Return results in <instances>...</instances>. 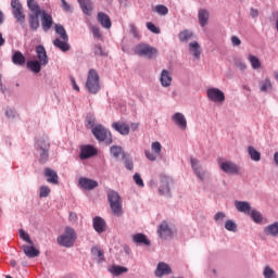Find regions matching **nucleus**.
I'll return each mask as SVG.
<instances>
[{
  "label": "nucleus",
  "mask_w": 278,
  "mask_h": 278,
  "mask_svg": "<svg viewBox=\"0 0 278 278\" xmlns=\"http://www.w3.org/2000/svg\"><path fill=\"white\" fill-rule=\"evenodd\" d=\"M108 201L114 216H123V200L118 192L114 190L108 191Z\"/></svg>",
  "instance_id": "f257e3e1"
},
{
  "label": "nucleus",
  "mask_w": 278,
  "mask_h": 278,
  "mask_svg": "<svg viewBox=\"0 0 278 278\" xmlns=\"http://www.w3.org/2000/svg\"><path fill=\"white\" fill-rule=\"evenodd\" d=\"M77 240V232L72 227H66L63 235L59 236L56 241L60 247H65L66 249H71L75 244Z\"/></svg>",
  "instance_id": "f03ea898"
},
{
  "label": "nucleus",
  "mask_w": 278,
  "mask_h": 278,
  "mask_svg": "<svg viewBox=\"0 0 278 278\" xmlns=\"http://www.w3.org/2000/svg\"><path fill=\"white\" fill-rule=\"evenodd\" d=\"M99 73L96 70H89L86 88L90 94H97L101 90V84L99 83Z\"/></svg>",
  "instance_id": "7ed1b4c3"
},
{
  "label": "nucleus",
  "mask_w": 278,
  "mask_h": 278,
  "mask_svg": "<svg viewBox=\"0 0 278 278\" xmlns=\"http://www.w3.org/2000/svg\"><path fill=\"white\" fill-rule=\"evenodd\" d=\"M94 138L99 140V142H105V144H112V132L105 129V126L98 124L91 129Z\"/></svg>",
  "instance_id": "20e7f679"
},
{
  "label": "nucleus",
  "mask_w": 278,
  "mask_h": 278,
  "mask_svg": "<svg viewBox=\"0 0 278 278\" xmlns=\"http://www.w3.org/2000/svg\"><path fill=\"white\" fill-rule=\"evenodd\" d=\"M136 55H140L141 58H148V60H153L155 55H157V49L149 46L148 43H139L135 48Z\"/></svg>",
  "instance_id": "39448f33"
},
{
  "label": "nucleus",
  "mask_w": 278,
  "mask_h": 278,
  "mask_svg": "<svg viewBox=\"0 0 278 278\" xmlns=\"http://www.w3.org/2000/svg\"><path fill=\"white\" fill-rule=\"evenodd\" d=\"M12 14L20 25H25V11L23 4L18 0L11 1Z\"/></svg>",
  "instance_id": "423d86ee"
},
{
  "label": "nucleus",
  "mask_w": 278,
  "mask_h": 278,
  "mask_svg": "<svg viewBox=\"0 0 278 278\" xmlns=\"http://www.w3.org/2000/svg\"><path fill=\"white\" fill-rule=\"evenodd\" d=\"M206 96L208 101L213 103H224L225 102V92L218 88H210L206 90Z\"/></svg>",
  "instance_id": "0eeeda50"
},
{
  "label": "nucleus",
  "mask_w": 278,
  "mask_h": 278,
  "mask_svg": "<svg viewBox=\"0 0 278 278\" xmlns=\"http://www.w3.org/2000/svg\"><path fill=\"white\" fill-rule=\"evenodd\" d=\"M151 150L153 152L149 150L144 151L146 157H148L150 162H155L157 160V155L162 153V143H160V141L152 142Z\"/></svg>",
  "instance_id": "6e6552de"
},
{
  "label": "nucleus",
  "mask_w": 278,
  "mask_h": 278,
  "mask_svg": "<svg viewBox=\"0 0 278 278\" xmlns=\"http://www.w3.org/2000/svg\"><path fill=\"white\" fill-rule=\"evenodd\" d=\"M78 185L83 190H94V188H99V182L97 180L86 177L79 178Z\"/></svg>",
  "instance_id": "1a4fd4ad"
},
{
  "label": "nucleus",
  "mask_w": 278,
  "mask_h": 278,
  "mask_svg": "<svg viewBox=\"0 0 278 278\" xmlns=\"http://www.w3.org/2000/svg\"><path fill=\"white\" fill-rule=\"evenodd\" d=\"M172 121L175 123V125H177V127H179V129H188V121L186 119L184 113H175L172 116Z\"/></svg>",
  "instance_id": "9d476101"
},
{
  "label": "nucleus",
  "mask_w": 278,
  "mask_h": 278,
  "mask_svg": "<svg viewBox=\"0 0 278 278\" xmlns=\"http://www.w3.org/2000/svg\"><path fill=\"white\" fill-rule=\"evenodd\" d=\"M97 21L104 29H112V20L106 13L98 12Z\"/></svg>",
  "instance_id": "9b49d317"
},
{
  "label": "nucleus",
  "mask_w": 278,
  "mask_h": 278,
  "mask_svg": "<svg viewBox=\"0 0 278 278\" xmlns=\"http://www.w3.org/2000/svg\"><path fill=\"white\" fill-rule=\"evenodd\" d=\"M220 168L224 173H227L228 175H238V173L240 172V167H238V165L232 162L220 163Z\"/></svg>",
  "instance_id": "f8f14e48"
},
{
  "label": "nucleus",
  "mask_w": 278,
  "mask_h": 278,
  "mask_svg": "<svg viewBox=\"0 0 278 278\" xmlns=\"http://www.w3.org/2000/svg\"><path fill=\"white\" fill-rule=\"evenodd\" d=\"M41 25H42L43 31H49V29H51V27H53V17L51 16V14L42 11Z\"/></svg>",
  "instance_id": "ddd939ff"
},
{
  "label": "nucleus",
  "mask_w": 278,
  "mask_h": 278,
  "mask_svg": "<svg viewBox=\"0 0 278 278\" xmlns=\"http://www.w3.org/2000/svg\"><path fill=\"white\" fill-rule=\"evenodd\" d=\"M112 127L115 129V131L119 132L121 136H129V125L125 122H115L112 124Z\"/></svg>",
  "instance_id": "4468645a"
},
{
  "label": "nucleus",
  "mask_w": 278,
  "mask_h": 278,
  "mask_svg": "<svg viewBox=\"0 0 278 278\" xmlns=\"http://www.w3.org/2000/svg\"><path fill=\"white\" fill-rule=\"evenodd\" d=\"M97 155V149L92 146H83L80 148V160H88L89 157H93Z\"/></svg>",
  "instance_id": "2eb2a0df"
},
{
  "label": "nucleus",
  "mask_w": 278,
  "mask_h": 278,
  "mask_svg": "<svg viewBox=\"0 0 278 278\" xmlns=\"http://www.w3.org/2000/svg\"><path fill=\"white\" fill-rule=\"evenodd\" d=\"M37 58L42 66H47L49 64V56H47V50L43 46L36 47Z\"/></svg>",
  "instance_id": "dca6fc26"
},
{
  "label": "nucleus",
  "mask_w": 278,
  "mask_h": 278,
  "mask_svg": "<svg viewBox=\"0 0 278 278\" xmlns=\"http://www.w3.org/2000/svg\"><path fill=\"white\" fill-rule=\"evenodd\" d=\"M190 162H191V168H193V172L197 175V177L201 181H204V179H205V170L201 169V165L199 164V160L191 157Z\"/></svg>",
  "instance_id": "f3484780"
},
{
  "label": "nucleus",
  "mask_w": 278,
  "mask_h": 278,
  "mask_svg": "<svg viewBox=\"0 0 278 278\" xmlns=\"http://www.w3.org/2000/svg\"><path fill=\"white\" fill-rule=\"evenodd\" d=\"M108 225L105 224V219L100 217V216H96L93 218V229L94 231H97V233H103L105 232Z\"/></svg>",
  "instance_id": "a211bd4d"
},
{
  "label": "nucleus",
  "mask_w": 278,
  "mask_h": 278,
  "mask_svg": "<svg viewBox=\"0 0 278 278\" xmlns=\"http://www.w3.org/2000/svg\"><path fill=\"white\" fill-rule=\"evenodd\" d=\"M157 233L160 238H170V236H173V230L168 226V223L162 222L159 226Z\"/></svg>",
  "instance_id": "6ab92c4d"
},
{
  "label": "nucleus",
  "mask_w": 278,
  "mask_h": 278,
  "mask_svg": "<svg viewBox=\"0 0 278 278\" xmlns=\"http://www.w3.org/2000/svg\"><path fill=\"white\" fill-rule=\"evenodd\" d=\"M28 25L31 31L38 30L40 27V14H28Z\"/></svg>",
  "instance_id": "aec40b11"
},
{
  "label": "nucleus",
  "mask_w": 278,
  "mask_h": 278,
  "mask_svg": "<svg viewBox=\"0 0 278 278\" xmlns=\"http://www.w3.org/2000/svg\"><path fill=\"white\" fill-rule=\"evenodd\" d=\"M160 81L164 88H168L173 84V76L168 70L162 71Z\"/></svg>",
  "instance_id": "412c9836"
},
{
  "label": "nucleus",
  "mask_w": 278,
  "mask_h": 278,
  "mask_svg": "<svg viewBox=\"0 0 278 278\" xmlns=\"http://www.w3.org/2000/svg\"><path fill=\"white\" fill-rule=\"evenodd\" d=\"M45 177H47L48 184H53L54 186H58L59 184V177L58 173L49 167L45 169Z\"/></svg>",
  "instance_id": "4be33fe9"
},
{
  "label": "nucleus",
  "mask_w": 278,
  "mask_h": 278,
  "mask_svg": "<svg viewBox=\"0 0 278 278\" xmlns=\"http://www.w3.org/2000/svg\"><path fill=\"white\" fill-rule=\"evenodd\" d=\"M173 273V269H170V266L166 263H159L155 275L156 277H164V275H170Z\"/></svg>",
  "instance_id": "5701e85b"
},
{
  "label": "nucleus",
  "mask_w": 278,
  "mask_h": 278,
  "mask_svg": "<svg viewBox=\"0 0 278 278\" xmlns=\"http://www.w3.org/2000/svg\"><path fill=\"white\" fill-rule=\"evenodd\" d=\"M37 151H49L51 149V143L49 142V138L40 137L36 141Z\"/></svg>",
  "instance_id": "b1692460"
},
{
  "label": "nucleus",
  "mask_w": 278,
  "mask_h": 278,
  "mask_svg": "<svg viewBox=\"0 0 278 278\" xmlns=\"http://www.w3.org/2000/svg\"><path fill=\"white\" fill-rule=\"evenodd\" d=\"M170 178L163 177L159 187L160 194H170Z\"/></svg>",
  "instance_id": "393cba45"
},
{
  "label": "nucleus",
  "mask_w": 278,
  "mask_h": 278,
  "mask_svg": "<svg viewBox=\"0 0 278 278\" xmlns=\"http://www.w3.org/2000/svg\"><path fill=\"white\" fill-rule=\"evenodd\" d=\"M132 241L135 244H144V247H151V241L148 240L147 235L144 233H135L132 235Z\"/></svg>",
  "instance_id": "a878e982"
},
{
  "label": "nucleus",
  "mask_w": 278,
  "mask_h": 278,
  "mask_svg": "<svg viewBox=\"0 0 278 278\" xmlns=\"http://www.w3.org/2000/svg\"><path fill=\"white\" fill-rule=\"evenodd\" d=\"M54 47L56 49H60V51H63V53H66V51H71V45H68V40L56 38L53 40Z\"/></svg>",
  "instance_id": "bb28decb"
},
{
  "label": "nucleus",
  "mask_w": 278,
  "mask_h": 278,
  "mask_svg": "<svg viewBox=\"0 0 278 278\" xmlns=\"http://www.w3.org/2000/svg\"><path fill=\"white\" fill-rule=\"evenodd\" d=\"M23 252L25 253L26 257H38L40 255V251L36 249L34 245H22Z\"/></svg>",
  "instance_id": "cd10ccee"
},
{
  "label": "nucleus",
  "mask_w": 278,
  "mask_h": 278,
  "mask_svg": "<svg viewBox=\"0 0 278 278\" xmlns=\"http://www.w3.org/2000/svg\"><path fill=\"white\" fill-rule=\"evenodd\" d=\"M198 18L201 27H205L207 25V22L210 21V11L206 9H200L198 13Z\"/></svg>",
  "instance_id": "c85d7f7f"
},
{
  "label": "nucleus",
  "mask_w": 278,
  "mask_h": 278,
  "mask_svg": "<svg viewBox=\"0 0 278 278\" xmlns=\"http://www.w3.org/2000/svg\"><path fill=\"white\" fill-rule=\"evenodd\" d=\"M235 207H237L238 212L243 214H251V204L244 201H236Z\"/></svg>",
  "instance_id": "c756f323"
},
{
  "label": "nucleus",
  "mask_w": 278,
  "mask_h": 278,
  "mask_svg": "<svg viewBox=\"0 0 278 278\" xmlns=\"http://www.w3.org/2000/svg\"><path fill=\"white\" fill-rule=\"evenodd\" d=\"M78 3L84 12V14H87V16H90L92 14V1L91 0H78Z\"/></svg>",
  "instance_id": "7c9ffc66"
},
{
  "label": "nucleus",
  "mask_w": 278,
  "mask_h": 278,
  "mask_svg": "<svg viewBox=\"0 0 278 278\" xmlns=\"http://www.w3.org/2000/svg\"><path fill=\"white\" fill-rule=\"evenodd\" d=\"M12 62L15 64V66H25V55H23V52L15 51L12 56Z\"/></svg>",
  "instance_id": "2f4dec72"
},
{
  "label": "nucleus",
  "mask_w": 278,
  "mask_h": 278,
  "mask_svg": "<svg viewBox=\"0 0 278 278\" xmlns=\"http://www.w3.org/2000/svg\"><path fill=\"white\" fill-rule=\"evenodd\" d=\"M109 273H111V275H114L115 277H118L124 273H129V269L119 265H113L109 268Z\"/></svg>",
  "instance_id": "473e14b6"
},
{
  "label": "nucleus",
  "mask_w": 278,
  "mask_h": 278,
  "mask_svg": "<svg viewBox=\"0 0 278 278\" xmlns=\"http://www.w3.org/2000/svg\"><path fill=\"white\" fill-rule=\"evenodd\" d=\"M28 9L30 10V14H42V11L40 10V5L36 0H27Z\"/></svg>",
  "instance_id": "72a5a7b5"
},
{
  "label": "nucleus",
  "mask_w": 278,
  "mask_h": 278,
  "mask_svg": "<svg viewBox=\"0 0 278 278\" xmlns=\"http://www.w3.org/2000/svg\"><path fill=\"white\" fill-rule=\"evenodd\" d=\"M248 153L253 162H260L262 160V153L252 146L248 147Z\"/></svg>",
  "instance_id": "f704fd0d"
},
{
  "label": "nucleus",
  "mask_w": 278,
  "mask_h": 278,
  "mask_svg": "<svg viewBox=\"0 0 278 278\" xmlns=\"http://www.w3.org/2000/svg\"><path fill=\"white\" fill-rule=\"evenodd\" d=\"M27 68H29V71H31L33 73H40L41 68H42V63H40V61H28L26 63Z\"/></svg>",
  "instance_id": "c9c22d12"
},
{
  "label": "nucleus",
  "mask_w": 278,
  "mask_h": 278,
  "mask_svg": "<svg viewBox=\"0 0 278 278\" xmlns=\"http://www.w3.org/2000/svg\"><path fill=\"white\" fill-rule=\"evenodd\" d=\"M265 233H266V236H273L274 238H277V236H278V222H275L274 224L268 225L265 228Z\"/></svg>",
  "instance_id": "e433bc0d"
},
{
  "label": "nucleus",
  "mask_w": 278,
  "mask_h": 278,
  "mask_svg": "<svg viewBox=\"0 0 278 278\" xmlns=\"http://www.w3.org/2000/svg\"><path fill=\"white\" fill-rule=\"evenodd\" d=\"M110 152H111V155L115 159L121 157V155H122L123 160H125V157H126V154H125V152H123L122 147L113 146V147H111Z\"/></svg>",
  "instance_id": "4c0bfd02"
},
{
  "label": "nucleus",
  "mask_w": 278,
  "mask_h": 278,
  "mask_svg": "<svg viewBox=\"0 0 278 278\" xmlns=\"http://www.w3.org/2000/svg\"><path fill=\"white\" fill-rule=\"evenodd\" d=\"M91 254L98 258L99 264H101V262H105V255L103 254V250H101V248L93 247L91 249Z\"/></svg>",
  "instance_id": "58836bf2"
},
{
  "label": "nucleus",
  "mask_w": 278,
  "mask_h": 278,
  "mask_svg": "<svg viewBox=\"0 0 278 278\" xmlns=\"http://www.w3.org/2000/svg\"><path fill=\"white\" fill-rule=\"evenodd\" d=\"M260 90L261 92H268V90H273V83L270 78H265L260 83Z\"/></svg>",
  "instance_id": "ea45409f"
},
{
  "label": "nucleus",
  "mask_w": 278,
  "mask_h": 278,
  "mask_svg": "<svg viewBox=\"0 0 278 278\" xmlns=\"http://www.w3.org/2000/svg\"><path fill=\"white\" fill-rule=\"evenodd\" d=\"M248 60L254 71H257V68H262V62H260V59L257 56L249 54Z\"/></svg>",
  "instance_id": "a19ab883"
},
{
  "label": "nucleus",
  "mask_w": 278,
  "mask_h": 278,
  "mask_svg": "<svg viewBox=\"0 0 278 278\" xmlns=\"http://www.w3.org/2000/svg\"><path fill=\"white\" fill-rule=\"evenodd\" d=\"M55 33L60 36L61 40H68V34H66V29L64 26L56 24L55 25Z\"/></svg>",
  "instance_id": "79ce46f5"
},
{
  "label": "nucleus",
  "mask_w": 278,
  "mask_h": 278,
  "mask_svg": "<svg viewBox=\"0 0 278 278\" xmlns=\"http://www.w3.org/2000/svg\"><path fill=\"white\" fill-rule=\"evenodd\" d=\"M189 49L190 51H192L194 58L197 59L201 58V49H200L199 42L194 41L189 43Z\"/></svg>",
  "instance_id": "37998d69"
},
{
  "label": "nucleus",
  "mask_w": 278,
  "mask_h": 278,
  "mask_svg": "<svg viewBox=\"0 0 278 278\" xmlns=\"http://www.w3.org/2000/svg\"><path fill=\"white\" fill-rule=\"evenodd\" d=\"M153 11L156 12V14L160 16H166V14H168V7L159 4L154 7Z\"/></svg>",
  "instance_id": "c03bdc74"
},
{
  "label": "nucleus",
  "mask_w": 278,
  "mask_h": 278,
  "mask_svg": "<svg viewBox=\"0 0 278 278\" xmlns=\"http://www.w3.org/2000/svg\"><path fill=\"white\" fill-rule=\"evenodd\" d=\"M193 34L190 30H182L179 33L178 38L181 42H188L192 38Z\"/></svg>",
  "instance_id": "a18cd8bd"
},
{
  "label": "nucleus",
  "mask_w": 278,
  "mask_h": 278,
  "mask_svg": "<svg viewBox=\"0 0 278 278\" xmlns=\"http://www.w3.org/2000/svg\"><path fill=\"white\" fill-rule=\"evenodd\" d=\"M40 164L49 162V150H38Z\"/></svg>",
  "instance_id": "49530a36"
},
{
  "label": "nucleus",
  "mask_w": 278,
  "mask_h": 278,
  "mask_svg": "<svg viewBox=\"0 0 278 278\" xmlns=\"http://www.w3.org/2000/svg\"><path fill=\"white\" fill-rule=\"evenodd\" d=\"M263 275L265 278H277V273H275L270 266L264 268Z\"/></svg>",
  "instance_id": "de8ad7c7"
},
{
  "label": "nucleus",
  "mask_w": 278,
  "mask_h": 278,
  "mask_svg": "<svg viewBox=\"0 0 278 278\" xmlns=\"http://www.w3.org/2000/svg\"><path fill=\"white\" fill-rule=\"evenodd\" d=\"M250 216L254 220V223H262V213H260L258 211L252 210Z\"/></svg>",
  "instance_id": "09e8293b"
},
{
  "label": "nucleus",
  "mask_w": 278,
  "mask_h": 278,
  "mask_svg": "<svg viewBox=\"0 0 278 278\" xmlns=\"http://www.w3.org/2000/svg\"><path fill=\"white\" fill-rule=\"evenodd\" d=\"M49 194H51V189L47 186H41L40 192H39L40 199H47V197H49Z\"/></svg>",
  "instance_id": "8fccbe9b"
},
{
  "label": "nucleus",
  "mask_w": 278,
  "mask_h": 278,
  "mask_svg": "<svg viewBox=\"0 0 278 278\" xmlns=\"http://www.w3.org/2000/svg\"><path fill=\"white\" fill-rule=\"evenodd\" d=\"M20 238L28 244H34V241H31V238H29V233L25 232L23 229H20Z\"/></svg>",
  "instance_id": "3c124183"
},
{
  "label": "nucleus",
  "mask_w": 278,
  "mask_h": 278,
  "mask_svg": "<svg viewBox=\"0 0 278 278\" xmlns=\"http://www.w3.org/2000/svg\"><path fill=\"white\" fill-rule=\"evenodd\" d=\"M225 229H227V231H236V229H238V225H236L233 220L228 219L225 224Z\"/></svg>",
  "instance_id": "603ef678"
},
{
  "label": "nucleus",
  "mask_w": 278,
  "mask_h": 278,
  "mask_svg": "<svg viewBox=\"0 0 278 278\" xmlns=\"http://www.w3.org/2000/svg\"><path fill=\"white\" fill-rule=\"evenodd\" d=\"M147 27H148L149 31H152V34H160L161 33L160 28L151 22L147 23Z\"/></svg>",
  "instance_id": "864d4df0"
},
{
  "label": "nucleus",
  "mask_w": 278,
  "mask_h": 278,
  "mask_svg": "<svg viewBox=\"0 0 278 278\" xmlns=\"http://www.w3.org/2000/svg\"><path fill=\"white\" fill-rule=\"evenodd\" d=\"M94 123L96 118L93 116H87L86 118V127H89L90 129H94Z\"/></svg>",
  "instance_id": "5fc2aeb1"
},
{
  "label": "nucleus",
  "mask_w": 278,
  "mask_h": 278,
  "mask_svg": "<svg viewBox=\"0 0 278 278\" xmlns=\"http://www.w3.org/2000/svg\"><path fill=\"white\" fill-rule=\"evenodd\" d=\"M93 53H94V55H108V53H105L103 51V48L101 47V45H96L94 46Z\"/></svg>",
  "instance_id": "6e6d98bb"
},
{
  "label": "nucleus",
  "mask_w": 278,
  "mask_h": 278,
  "mask_svg": "<svg viewBox=\"0 0 278 278\" xmlns=\"http://www.w3.org/2000/svg\"><path fill=\"white\" fill-rule=\"evenodd\" d=\"M134 181H135V184H137V186L144 188V181H142V177H140V174L136 173L134 175Z\"/></svg>",
  "instance_id": "4d7b16f0"
},
{
  "label": "nucleus",
  "mask_w": 278,
  "mask_h": 278,
  "mask_svg": "<svg viewBox=\"0 0 278 278\" xmlns=\"http://www.w3.org/2000/svg\"><path fill=\"white\" fill-rule=\"evenodd\" d=\"M61 8L64 12H73V7H71L66 0H61Z\"/></svg>",
  "instance_id": "13d9d810"
},
{
  "label": "nucleus",
  "mask_w": 278,
  "mask_h": 278,
  "mask_svg": "<svg viewBox=\"0 0 278 278\" xmlns=\"http://www.w3.org/2000/svg\"><path fill=\"white\" fill-rule=\"evenodd\" d=\"M124 162H125V167L128 169V170H132L134 169V161L132 160H129L127 157V154L125 156V159H123Z\"/></svg>",
  "instance_id": "bf43d9fd"
},
{
  "label": "nucleus",
  "mask_w": 278,
  "mask_h": 278,
  "mask_svg": "<svg viewBox=\"0 0 278 278\" xmlns=\"http://www.w3.org/2000/svg\"><path fill=\"white\" fill-rule=\"evenodd\" d=\"M90 30L93 34V38H101V29L97 26H91Z\"/></svg>",
  "instance_id": "052dcab7"
},
{
  "label": "nucleus",
  "mask_w": 278,
  "mask_h": 278,
  "mask_svg": "<svg viewBox=\"0 0 278 278\" xmlns=\"http://www.w3.org/2000/svg\"><path fill=\"white\" fill-rule=\"evenodd\" d=\"M231 42H232L233 47H240L242 45V41L237 36L231 37Z\"/></svg>",
  "instance_id": "680f3d73"
},
{
  "label": "nucleus",
  "mask_w": 278,
  "mask_h": 278,
  "mask_svg": "<svg viewBox=\"0 0 278 278\" xmlns=\"http://www.w3.org/2000/svg\"><path fill=\"white\" fill-rule=\"evenodd\" d=\"M225 218V213L223 212H218L215 216H214V220L216 223H218V220H223Z\"/></svg>",
  "instance_id": "e2e57ef3"
},
{
  "label": "nucleus",
  "mask_w": 278,
  "mask_h": 278,
  "mask_svg": "<svg viewBox=\"0 0 278 278\" xmlns=\"http://www.w3.org/2000/svg\"><path fill=\"white\" fill-rule=\"evenodd\" d=\"M16 112L12 109H8L5 112V116H8V118H14Z\"/></svg>",
  "instance_id": "0e129e2a"
},
{
  "label": "nucleus",
  "mask_w": 278,
  "mask_h": 278,
  "mask_svg": "<svg viewBox=\"0 0 278 278\" xmlns=\"http://www.w3.org/2000/svg\"><path fill=\"white\" fill-rule=\"evenodd\" d=\"M250 14L252 18H257V16H260V11H257V9H251Z\"/></svg>",
  "instance_id": "69168bd1"
},
{
  "label": "nucleus",
  "mask_w": 278,
  "mask_h": 278,
  "mask_svg": "<svg viewBox=\"0 0 278 278\" xmlns=\"http://www.w3.org/2000/svg\"><path fill=\"white\" fill-rule=\"evenodd\" d=\"M70 220L71 223H77V214L74 212L70 213Z\"/></svg>",
  "instance_id": "338daca9"
},
{
  "label": "nucleus",
  "mask_w": 278,
  "mask_h": 278,
  "mask_svg": "<svg viewBox=\"0 0 278 278\" xmlns=\"http://www.w3.org/2000/svg\"><path fill=\"white\" fill-rule=\"evenodd\" d=\"M237 68H239L240 71H247V63L244 62L237 63Z\"/></svg>",
  "instance_id": "774afa93"
}]
</instances>
